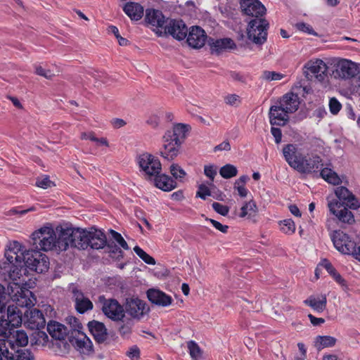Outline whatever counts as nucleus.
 Returning <instances> with one entry per match:
<instances>
[{"instance_id": "59", "label": "nucleus", "mask_w": 360, "mask_h": 360, "mask_svg": "<svg viewBox=\"0 0 360 360\" xmlns=\"http://www.w3.org/2000/svg\"><path fill=\"white\" fill-rule=\"evenodd\" d=\"M35 73L48 79H51L54 77V74L50 70H45L41 66L36 67Z\"/></svg>"}, {"instance_id": "62", "label": "nucleus", "mask_w": 360, "mask_h": 360, "mask_svg": "<svg viewBox=\"0 0 360 360\" xmlns=\"http://www.w3.org/2000/svg\"><path fill=\"white\" fill-rule=\"evenodd\" d=\"M296 27L299 30L302 31L304 32H306V33H308V34H313V35H316L317 34L314 31L312 27L310 26L309 25L307 24V23H304V22L297 23L296 24Z\"/></svg>"}, {"instance_id": "47", "label": "nucleus", "mask_w": 360, "mask_h": 360, "mask_svg": "<svg viewBox=\"0 0 360 360\" xmlns=\"http://www.w3.org/2000/svg\"><path fill=\"white\" fill-rule=\"evenodd\" d=\"M135 253L146 264L154 265L155 264V260L153 257L147 254L139 246H135L134 248Z\"/></svg>"}, {"instance_id": "30", "label": "nucleus", "mask_w": 360, "mask_h": 360, "mask_svg": "<svg viewBox=\"0 0 360 360\" xmlns=\"http://www.w3.org/2000/svg\"><path fill=\"white\" fill-rule=\"evenodd\" d=\"M47 330L52 340L66 337L69 340L68 327L58 321H49L47 323Z\"/></svg>"}, {"instance_id": "10", "label": "nucleus", "mask_w": 360, "mask_h": 360, "mask_svg": "<svg viewBox=\"0 0 360 360\" xmlns=\"http://www.w3.org/2000/svg\"><path fill=\"white\" fill-rule=\"evenodd\" d=\"M98 303L101 305V309L110 319L118 321L125 317L124 306L121 305L115 299H107L104 295L98 297Z\"/></svg>"}, {"instance_id": "48", "label": "nucleus", "mask_w": 360, "mask_h": 360, "mask_svg": "<svg viewBox=\"0 0 360 360\" xmlns=\"http://www.w3.org/2000/svg\"><path fill=\"white\" fill-rule=\"evenodd\" d=\"M170 172L175 179L183 181L186 175V172L177 164H172L170 166Z\"/></svg>"}, {"instance_id": "6", "label": "nucleus", "mask_w": 360, "mask_h": 360, "mask_svg": "<svg viewBox=\"0 0 360 360\" xmlns=\"http://www.w3.org/2000/svg\"><path fill=\"white\" fill-rule=\"evenodd\" d=\"M329 73L335 79H349L359 73L356 63L346 59L334 60L330 63Z\"/></svg>"}, {"instance_id": "60", "label": "nucleus", "mask_w": 360, "mask_h": 360, "mask_svg": "<svg viewBox=\"0 0 360 360\" xmlns=\"http://www.w3.org/2000/svg\"><path fill=\"white\" fill-rule=\"evenodd\" d=\"M126 355L131 360H139L140 349L137 346H133L127 352Z\"/></svg>"}, {"instance_id": "25", "label": "nucleus", "mask_w": 360, "mask_h": 360, "mask_svg": "<svg viewBox=\"0 0 360 360\" xmlns=\"http://www.w3.org/2000/svg\"><path fill=\"white\" fill-rule=\"evenodd\" d=\"M0 360H34V356L28 349H20L12 354L8 347L0 345Z\"/></svg>"}, {"instance_id": "23", "label": "nucleus", "mask_w": 360, "mask_h": 360, "mask_svg": "<svg viewBox=\"0 0 360 360\" xmlns=\"http://www.w3.org/2000/svg\"><path fill=\"white\" fill-rule=\"evenodd\" d=\"M73 300L75 303V309L79 314H84L89 310H91L94 307L92 302L86 297L83 292L77 287L72 289Z\"/></svg>"}, {"instance_id": "18", "label": "nucleus", "mask_w": 360, "mask_h": 360, "mask_svg": "<svg viewBox=\"0 0 360 360\" xmlns=\"http://www.w3.org/2000/svg\"><path fill=\"white\" fill-rule=\"evenodd\" d=\"M186 41L189 46L200 49L205 45L207 36L200 27L192 26L188 32Z\"/></svg>"}, {"instance_id": "28", "label": "nucleus", "mask_w": 360, "mask_h": 360, "mask_svg": "<svg viewBox=\"0 0 360 360\" xmlns=\"http://www.w3.org/2000/svg\"><path fill=\"white\" fill-rule=\"evenodd\" d=\"M87 243H89V248L100 250L106 246L108 241L105 234L102 231L92 227L89 232Z\"/></svg>"}, {"instance_id": "7", "label": "nucleus", "mask_w": 360, "mask_h": 360, "mask_svg": "<svg viewBox=\"0 0 360 360\" xmlns=\"http://www.w3.org/2000/svg\"><path fill=\"white\" fill-rule=\"evenodd\" d=\"M136 162L146 180L152 181L153 176H157L162 172L160 161L150 153H143L139 155Z\"/></svg>"}, {"instance_id": "34", "label": "nucleus", "mask_w": 360, "mask_h": 360, "mask_svg": "<svg viewBox=\"0 0 360 360\" xmlns=\"http://www.w3.org/2000/svg\"><path fill=\"white\" fill-rule=\"evenodd\" d=\"M123 10L132 20H139L143 15V7L139 3L127 2Z\"/></svg>"}, {"instance_id": "29", "label": "nucleus", "mask_w": 360, "mask_h": 360, "mask_svg": "<svg viewBox=\"0 0 360 360\" xmlns=\"http://www.w3.org/2000/svg\"><path fill=\"white\" fill-rule=\"evenodd\" d=\"M147 297L151 303L164 307L169 306L173 302L171 296L160 290L154 288L148 290Z\"/></svg>"}, {"instance_id": "46", "label": "nucleus", "mask_w": 360, "mask_h": 360, "mask_svg": "<svg viewBox=\"0 0 360 360\" xmlns=\"http://www.w3.org/2000/svg\"><path fill=\"white\" fill-rule=\"evenodd\" d=\"M188 348L193 360H199L202 357V352L200 347L194 341L191 340L188 342Z\"/></svg>"}, {"instance_id": "20", "label": "nucleus", "mask_w": 360, "mask_h": 360, "mask_svg": "<svg viewBox=\"0 0 360 360\" xmlns=\"http://www.w3.org/2000/svg\"><path fill=\"white\" fill-rule=\"evenodd\" d=\"M269 117L271 125L283 127L289 121V114L285 112V109L276 103L270 107Z\"/></svg>"}, {"instance_id": "2", "label": "nucleus", "mask_w": 360, "mask_h": 360, "mask_svg": "<svg viewBox=\"0 0 360 360\" xmlns=\"http://www.w3.org/2000/svg\"><path fill=\"white\" fill-rule=\"evenodd\" d=\"M188 130V125L181 123L175 124L172 129L167 130L162 136L163 144L160 155L168 160H174L178 155Z\"/></svg>"}, {"instance_id": "24", "label": "nucleus", "mask_w": 360, "mask_h": 360, "mask_svg": "<svg viewBox=\"0 0 360 360\" xmlns=\"http://www.w3.org/2000/svg\"><path fill=\"white\" fill-rule=\"evenodd\" d=\"M276 103L281 107H283L285 112L292 114L299 108L300 98L297 94L289 92L283 95Z\"/></svg>"}, {"instance_id": "55", "label": "nucleus", "mask_w": 360, "mask_h": 360, "mask_svg": "<svg viewBox=\"0 0 360 360\" xmlns=\"http://www.w3.org/2000/svg\"><path fill=\"white\" fill-rule=\"evenodd\" d=\"M343 203L352 210H357L360 207V202L354 194L348 197Z\"/></svg>"}, {"instance_id": "13", "label": "nucleus", "mask_w": 360, "mask_h": 360, "mask_svg": "<svg viewBox=\"0 0 360 360\" xmlns=\"http://www.w3.org/2000/svg\"><path fill=\"white\" fill-rule=\"evenodd\" d=\"M329 72V66L320 59L307 62L303 68V72L308 79L315 77L319 82H323Z\"/></svg>"}, {"instance_id": "38", "label": "nucleus", "mask_w": 360, "mask_h": 360, "mask_svg": "<svg viewBox=\"0 0 360 360\" xmlns=\"http://www.w3.org/2000/svg\"><path fill=\"white\" fill-rule=\"evenodd\" d=\"M31 336L30 341L32 345H38V346H49L51 345V342L49 341V336L47 334L40 329H35Z\"/></svg>"}, {"instance_id": "64", "label": "nucleus", "mask_w": 360, "mask_h": 360, "mask_svg": "<svg viewBox=\"0 0 360 360\" xmlns=\"http://www.w3.org/2000/svg\"><path fill=\"white\" fill-rule=\"evenodd\" d=\"M204 173L212 182L217 175V169L213 165H205Z\"/></svg>"}, {"instance_id": "51", "label": "nucleus", "mask_w": 360, "mask_h": 360, "mask_svg": "<svg viewBox=\"0 0 360 360\" xmlns=\"http://www.w3.org/2000/svg\"><path fill=\"white\" fill-rule=\"evenodd\" d=\"M335 193L338 199L340 200H343V202H345V200L348 198V197H350V195L353 194L345 186L338 187L335 191Z\"/></svg>"}, {"instance_id": "31", "label": "nucleus", "mask_w": 360, "mask_h": 360, "mask_svg": "<svg viewBox=\"0 0 360 360\" xmlns=\"http://www.w3.org/2000/svg\"><path fill=\"white\" fill-rule=\"evenodd\" d=\"M152 180L157 188L164 191H170L177 186L176 181L166 174H157L153 176Z\"/></svg>"}, {"instance_id": "33", "label": "nucleus", "mask_w": 360, "mask_h": 360, "mask_svg": "<svg viewBox=\"0 0 360 360\" xmlns=\"http://www.w3.org/2000/svg\"><path fill=\"white\" fill-rule=\"evenodd\" d=\"M71 344L65 340V338L51 340L49 347L53 349L56 354L64 356L68 354L71 349Z\"/></svg>"}, {"instance_id": "4", "label": "nucleus", "mask_w": 360, "mask_h": 360, "mask_svg": "<svg viewBox=\"0 0 360 360\" xmlns=\"http://www.w3.org/2000/svg\"><path fill=\"white\" fill-rule=\"evenodd\" d=\"M60 226L56 228L58 235L51 227L45 226L35 231L31 236L33 247L39 251H49L51 250L62 251L58 243L60 241Z\"/></svg>"}, {"instance_id": "37", "label": "nucleus", "mask_w": 360, "mask_h": 360, "mask_svg": "<svg viewBox=\"0 0 360 360\" xmlns=\"http://www.w3.org/2000/svg\"><path fill=\"white\" fill-rule=\"evenodd\" d=\"M304 303L306 305L311 307L316 311L322 312L326 308V303H327L326 295H321V299L319 300H317L314 296L311 295L307 300H305L304 301Z\"/></svg>"}, {"instance_id": "9", "label": "nucleus", "mask_w": 360, "mask_h": 360, "mask_svg": "<svg viewBox=\"0 0 360 360\" xmlns=\"http://www.w3.org/2000/svg\"><path fill=\"white\" fill-rule=\"evenodd\" d=\"M69 342L80 354L83 359L94 354V349L91 340L82 330H77L69 334Z\"/></svg>"}, {"instance_id": "26", "label": "nucleus", "mask_w": 360, "mask_h": 360, "mask_svg": "<svg viewBox=\"0 0 360 360\" xmlns=\"http://www.w3.org/2000/svg\"><path fill=\"white\" fill-rule=\"evenodd\" d=\"M166 20L162 11L153 8L146 11L145 21L146 23L155 27L158 29L156 33L159 35L160 30L163 29L166 24Z\"/></svg>"}, {"instance_id": "36", "label": "nucleus", "mask_w": 360, "mask_h": 360, "mask_svg": "<svg viewBox=\"0 0 360 360\" xmlns=\"http://www.w3.org/2000/svg\"><path fill=\"white\" fill-rule=\"evenodd\" d=\"M22 264L15 263H6L4 262L0 264V269L2 271L3 274H8V276L12 281L16 280L17 278H20L21 276V269L19 267H22Z\"/></svg>"}, {"instance_id": "58", "label": "nucleus", "mask_w": 360, "mask_h": 360, "mask_svg": "<svg viewBox=\"0 0 360 360\" xmlns=\"http://www.w3.org/2000/svg\"><path fill=\"white\" fill-rule=\"evenodd\" d=\"M225 103L229 105H238L240 103V96L236 94H229L224 98Z\"/></svg>"}, {"instance_id": "42", "label": "nucleus", "mask_w": 360, "mask_h": 360, "mask_svg": "<svg viewBox=\"0 0 360 360\" xmlns=\"http://www.w3.org/2000/svg\"><path fill=\"white\" fill-rule=\"evenodd\" d=\"M120 321H122V323L118 329L120 334L123 337L130 335L134 326V321L133 319L123 318Z\"/></svg>"}, {"instance_id": "52", "label": "nucleus", "mask_w": 360, "mask_h": 360, "mask_svg": "<svg viewBox=\"0 0 360 360\" xmlns=\"http://www.w3.org/2000/svg\"><path fill=\"white\" fill-rule=\"evenodd\" d=\"M284 75L281 73L276 72L274 71H264L262 74V79L267 81H273V80H281L283 79Z\"/></svg>"}, {"instance_id": "63", "label": "nucleus", "mask_w": 360, "mask_h": 360, "mask_svg": "<svg viewBox=\"0 0 360 360\" xmlns=\"http://www.w3.org/2000/svg\"><path fill=\"white\" fill-rule=\"evenodd\" d=\"M8 248L15 252H18V254L21 255L22 257L25 252L27 251L25 250L21 244L18 241H13V243H11Z\"/></svg>"}, {"instance_id": "35", "label": "nucleus", "mask_w": 360, "mask_h": 360, "mask_svg": "<svg viewBox=\"0 0 360 360\" xmlns=\"http://www.w3.org/2000/svg\"><path fill=\"white\" fill-rule=\"evenodd\" d=\"M26 293L32 294V292L28 290H24L23 288L15 281L8 283L6 294H8L13 300L18 301L20 298L26 297Z\"/></svg>"}, {"instance_id": "54", "label": "nucleus", "mask_w": 360, "mask_h": 360, "mask_svg": "<svg viewBox=\"0 0 360 360\" xmlns=\"http://www.w3.org/2000/svg\"><path fill=\"white\" fill-rule=\"evenodd\" d=\"M342 108V104L338 101V100L333 97L329 100V110L331 114L337 115Z\"/></svg>"}, {"instance_id": "8", "label": "nucleus", "mask_w": 360, "mask_h": 360, "mask_svg": "<svg viewBox=\"0 0 360 360\" xmlns=\"http://www.w3.org/2000/svg\"><path fill=\"white\" fill-rule=\"evenodd\" d=\"M24 265L32 271L42 274L49 268V257L38 250H29L23 255Z\"/></svg>"}, {"instance_id": "15", "label": "nucleus", "mask_w": 360, "mask_h": 360, "mask_svg": "<svg viewBox=\"0 0 360 360\" xmlns=\"http://www.w3.org/2000/svg\"><path fill=\"white\" fill-rule=\"evenodd\" d=\"M331 238L334 246L339 252L350 255V252L354 251L356 243L352 240L349 236L343 231L340 230L335 231Z\"/></svg>"}, {"instance_id": "49", "label": "nucleus", "mask_w": 360, "mask_h": 360, "mask_svg": "<svg viewBox=\"0 0 360 360\" xmlns=\"http://www.w3.org/2000/svg\"><path fill=\"white\" fill-rule=\"evenodd\" d=\"M281 230L286 234H292L295 231V222L291 219L281 221Z\"/></svg>"}, {"instance_id": "32", "label": "nucleus", "mask_w": 360, "mask_h": 360, "mask_svg": "<svg viewBox=\"0 0 360 360\" xmlns=\"http://www.w3.org/2000/svg\"><path fill=\"white\" fill-rule=\"evenodd\" d=\"M258 207L254 200L245 202L240 208L239 217L246 218L252 221H255V218L258 214Z\"/></svg>"}, {"instance_id": "19", "label": "nucleus", "mask_w": 360, "mask_h": 360, "mask_svg": "<svg viewBox=\"0 0 360 360\" xmlns=\"http://www.w3.org/2000/svg\"><path fill=\"white\" fill-rule=\"evenodd\" d=\"M22 321V311L18 307L9 305L6 307V317L3 318L2 321L8 329L20 326Z\"/></svg>"}, {"instance_id": "44", "label": "nucleus", "mask_w": 360, "mask_h": 360, "mask_svg": "<svg viewBox=\"0 0 360 360\" xmlns=\"http://www.w3.org/2000/svg\"><path fill=\"white\" fill-rule=\"evenodd\" d=\"M66 322L69 326L68 328V331L69 333H72L74 331L82 330H84L82 324L80 323L78 319L75 316H69L66 318Z\"/></svg>"}, {"instance_id": "43", "label": "nucleus", "mask_w": 360, "mask_h": 360, "mask_svg": "<svg viewBox=\"0 0 360 360\" xmlns=\"http://www.w3.org/2000/svg\"><path fill=\"white\" fill-rule=\"evenodd\" d=\"M219 174L224 179H231L238 174V169L234 165L226 164L220 168Z\"/></svg>"}, {"instance_id": "56", "label": "nucleus", "mask_w": 360, "mask_h": 360, "mask_svg": "<svg viewBox=\"0 0 360 360\" xmlns=\"http://www.w3.org/2000/svg\"><path fill=\"white\" fill-rule=\"evenodd\" d=\"M212 207L216 212L222 216L225 217L229 214V207L226 205L214 202L212 203Z\"/></svg>"}, {"instance_id": "12", "label": "nucleus", "mask_w": 360, "mask_h": 360, "mask_svg": "<svg viewBox=\"0 0 360 360\" xmlns=\"http://www.w3.org/2000/svg\"><path fill=\"white\" fill-rule=\"evenodd\" d=\"M188 27L182 20L167 18L166 24L162 30H160L159 36L170 35L174 39L181 41L188 34Z\"/></svg>"}, {"instance_id": "1", "label": "nucleus", "mask_w": 360, "mask_h": 360, "mask_svg": "<svg viewBox=\"0 0 360 360\" xmlns=\"http://www.w3.org/2000/svg\"><path fill=\"white\" fill-rule=\"evenodd\" d=\"M282 153L288 165L300 174H310L317 172L322 164L318 155L308 157L304 155L298 145L288 143L283 146Z\"/></svg>"}, {"instance_id": "16", "label": "nucleus", "mask_w": 360, "mask_h": 360, "mask_svg": "<svg viewBox=\"0 0 360 360\" xmlns=\"http://www.w3.org/2000/svg\"><path fill=\"white\" fill-rule=\"evenodd\" d=\"M240 6L243 14L254 18H264L266 9L259 0H240Z\"/></svg>"}, {"instance_id": "53", "label": "nucleus", "mask_w": 360, "mask_h": 360, "mask_svg": "<svg viewBox=\"0 0 360 360\" xmlns=\"http://www.w3.org/2000/svg\"><path fill=\"white\" fill-rule=\"evenodd\" d=\"M211 195V191L209 187L203 184L198 186L196 197L205 200L207 196Z\"/></svg>"}, {"instance_id": "3", "label": "nucleus", "mask_w": 360, "mask_h": 360, "mask_svg": "<svg viewBox=\"0 0 360 360\" xmlns=\"http://www.w3.org/2000/svg\"><path fill=\"white\" fill-rule=\"evenodd\" d=\"M89 230L75 228L65 224L60 226V240L58 242L60 249L66 250L70 246L78 250H86L89 243H87Z\"/></svg>"}, {"instance_id": "61", "label": "nucleus", "mask_w": 360, "mask_h": 360, "mask_svg": "<svg viewBox=\"0 0 360 360\" xmlns=\"http://www.w3.org/2000/svg\"><path fill=\"white\" fill-rule=\"evenodd\" d=\"M8 333L11 334V329H8L3 321L0 322V342H6V340L10 338Z\"/></svg>"}, {"instance_id": "50", "label": "nucleus", "mask_w": 360, "mask_h": 360, "mask_svg": "<svg viewBox=\"0 0 360 360\" xmlns=\"http://www.w3.org/2000/svg\"><path fill=\"white\" fill-rule=\"evenodd\" d=\"M112 238L124 249V250H128L129 249V247L127 244V243L125 241V240L124 239V238L122 236V235L112 230V229H110L109 231Z\"/></svg>"}, {"instance_id": "11", "label": "nucleus", "mask_w": 360, "mask_h": 360, "mask_svg": "<svg viewBox=\"0 0 360 360\" xmlns=\"http://www.w3.org/2000/svg\"><path fill=\"white\" fill-rule=\"evenodd\" d=\"M87 326L98 345H108L117 339V336L114 333H108L105 324L102 322L92 320L88 323Z\"/></svg>"}, {"instance_id": "39", "label": "nucleus", "mask_w": 360, "mask_h": 360, "mask_svg": "<svg viewBox=\"0 0 360 360\" xmlns=\"http://www.w3.org/2000/svg\"><path fill=\"white\" fill-rule=\"evenodd\" d=\"M326 269L328 274L335 279V281L342 285H346L345 280L341 276V275L336 271L332 264L326 259L321 261L319 264Z\"/></svg>"}, {"instance_id": "40", "label": "nucleus", "mask_w": 360, "mask_h": 360, "mask_svg": "<svg viewBox=\"0 0 360 360\" xmlns=\"http://www.w3.org/2000/svg\"><path fill=\"white\" fill-rule=\"evenodd\" d=\"M320 176L327 182L333 185H338L341 182V180L337 173L327 167L321 170Z\"/></svg>"}, {"instance_id": "17", "label": "nucleus", "mask_w": 360, "mask_h": 360, "mask_svg": "<svg viewBox=\"0 0 360 360\" xmlns=\"http://www.w3.org/2000/svg\"><path fill=\"white\" fill-rule=\"evenodd\" d=\"M328 207L330 212L335 215L340 221L349 224H352L355 221L352 212L338 200L330 202Z\"/></svg>"}, {"instance_id": "5", "label": "nucleus", "mask_w": 360, "mask_h": 360, "mask_svg": "<svg viewBox=\"0 0 360 360\" xmlns=\"http://www.w3.org/2000/svg\"><path fill=\"white\" fill-rule=\"evenodd\" d=\"M269 23L265 18H253L249 21L247 35L249 40L256 45L264 44L267 39Z\"/></svg>"}, {"instance_id": "22", "label": "nucleus", "mask_w": 360, "mask_h": 360, "mask_svg": "<svg viewBox=\"0 0 360 360\" xmlns=\"http://www.w3.org/2000/svg\"><path fill=\"white\" fill-rule=\"evenodd\" d=\"M27 319L25 323L32 329L44 328L46 325V319L41 310L34 308L27 311L25 314Z\"/></svg>"}, {"instance_id": "41", "label": "nucleus", "mask_w": 360, "mask_h": 360, "mask_svg": "<svg viewBox=\"0 0 360 360\" xmlns=\"http://www.w3.org/2000/svg\"><path fill=\"white\" fill-rule=\"evenodd\" d=\"M336 338L328 335H319L316 338L315 346L318 350H321L324 347H333L336 343Z\"/></svg>"}, {"instance_id": "21", "label": "nucleus", "mask_w": 360, "mask_h": 360, "mask_svg": "<svg viewBox=\"0 0 360 360\" xmlns=\"http://www.w3.org/2000/svg\"><path fill=\"white\" fill-rule=\"evenodd\" d=\"M207 44L210 46L211 53L217 56L227 50L233 49L236 47L234 41L230 38L214 39L210 37L207 39Z\"/></svg>"}, {"instance_id": "14", "label": "nucleus", "mask_w": 360, "mask_h": 360, "mask_svg": "<svg viewBox=\"0 0 360 360\" xmlns=\"http://www.w3.org/2000/svg\"><path fill=\"white\" fill-rule=\"evenodd\" d=\"M124 309V312L126 311L133 319L138 320L149 311L146 303L138 297L127 298Z\"/></svg>"}, {"instance_id": "27", "label": "nucleus", "mask_w": 360, "mask_h": 360, "mask_svg": "<svg viewBox=\"0 0 360 360\" xmlns=\"http://www.w3.org/2000/svg\"><path fill=\"white\" fill-rule=\"evenodd\" d=\"M8 335L10 338L6 340V342H4V345H6L8 347H9L11 349L9 352H11L12 354H15L18 350L20 349H19L15 350L14 344L20 347H23L27 345L28 343V336L22 330H17L13 334L11 332V334L8 333Z\"/></svg>"}, {"instance_id": "45", "label": "nucleus", "mask_w": 360, "mask_h": 360, "mask_svg": "<svg viewBox=\"0 0 360 360\" xmlns=\"http://www.w3.org/2000/svg\"><path fill=\"white\" fill-rule=\"evenodd\" d=\"M5 257L7 263H15L21 264L23 263V257L18 254V252L12 250L9 248L5 252Z\"/></svg>"}, {"instance_id": "57", "label": "nucleus", "mask_w": 360, "mask_h": 360, "mask_svg": "<svg viewBox=\"0 0 360 360\" xmlns=\"http://www.w3.org/2000/svg\"><path fill=\"white\" fill-rule=\"evenodd\" d=\"M36 186L39 188L46 189L55 186V184L50 180L49 176H46L43 179H37L36 181Z\"/></svg>"}]
</instances>
